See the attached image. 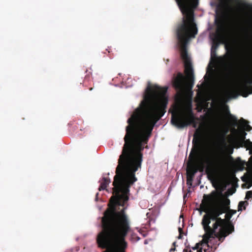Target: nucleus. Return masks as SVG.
<instances>
[{
    "label": "nucleus",
    "instance_id": "c9c22d12",
    "mask_svg": "<svg viewBox=\"0 0 252 252\" xmlns=\"http://www.w3.org/2000/svg\"><path fill=\"white\" fill-rule=\"evenodd\" d=\"M176 242H174L173 243V245L174 246V247H176Z\"/></svg>",
    "mask_w": 252,
    "mask_h": 252
},
{
    "label": "nucleus",
    "instance_id": "ddd939ff",
    "mask_svg": "<svg viewBox=\"0 0 252 252\" xmlns=\"http://www.w3.org/2000/svg\"><path fill=\"white\" fill-rule=\"evenodd\" d=\"M248 204L249 203L246 200L240 201L238 206V211H242L243 210H245Z\"/></svg>",
    "mask_w": 252,
    "mask_h": 252
},
{
    "label": "nucleus",
    "instance_id": "a19ab883",
    "mask_svg": "<svg viewBox=\"0 0 252 252\" xmlns=\"http://www.w3.org/2000/svg\"><path fill=\"white\" fill-rule=\"evenodd\" d=\"M203 187V185H201V186H200V188H201H201H202Z\"/></svg>",
    "mask_w": 252,
    "mask_h": 252
},
{
    "label": "nucleus",
    "instance_id": "f8f14e48",
    "mask_svg": "<svg viewBox=\"0 0 252 252\" xmlns=\"http://www.w3.org/2000/svg\"><path fill=\"white\" fill-rule=\"evenodd\" d=\"M231 33L234 35L237 32L236 18L235 16L231 17Z\"/></svg>",
    "mask_w": 252,
    "mask_h": 252
},
{
    "label": "nucleus",
    "instance_id": "f257e3e1",
    "mask_svg": "<svg viewBox=\"0 0 252 252\" xmlns=\"http://www.w3.org/2000/svg\"><path fill=\"white\" fill-rule=\"evenodd\" d=\"M137 181L135 175H115L112 197L116 206L123 208L119 211L114 207L109 218V228L106 232L101 231L96 238L98 246L105 249L107 252H125L127 244L125 237L130 227L125 210L128 205L129 188Z\"/></svg>",
    "mask_w": 252,
    "mask_h": 252
},
{
    "label": "nucleus",
    "instance_id": "dca6fc26",
    "mask_svg": "<svg viewBox=\"0 0 252 252\" xmlns=\"http://www.w3.org/2000/svg\"><path fill=\"white\" fill-rule=\"evenodd\" d=\"M252 198V190L247 191L246 193L245 199L248 201L250 198Z\"/></svg>",
    "mask_w": 252,
    "mask_h": 252
},
{
    "label": "nucleus",
    "instance_id": "cd10ccee",
    "mask_svg": "<svg viewBox=\"0 0 252 252\" xmlns=\"http://www.w3.org/2000/svg\"><path fill=\"white\" fill-rule=\"evenodd\" d=\"M204 252H214L213 250H211V249L210 248H208L207 249L204 250Z\"/></svg>",
    "mask_w": 252,
    "mask_h": 252
},
{
    "label": "nucleus",
    "instance_id": "9d476101",
    "mask_svg": "<svg viewBox=\"0 0 252 252\" xmlns=\"http://www.w3.org/2000/svg\"><path fill=\"white\" fill-rule=\"evenodd\" d=\"M179 75L181 77V79L176 81L174 83V87L177 90L183 89L187 85V82L185 80V76L182 73H179Z\"/></svg>",
    "mask_w": 252,
    "mask_h": 252
},
{
    "label": "nucleus",
    "instance_id": "f704fd0d",
    "mask_svg": "<svg viewBox=\"0 0 252 252\" xmlns=\"http://www.w3.org/2000/svg\"><path fill=\"white\" fill-rule=\"evenodd\" d=\"M198 4V0H197L196 3H195V7H196Z\"/></svg>",
    "mask_w": 252,
    "mask_h": 252
},
{
    "label": "nucleus",
    "instance_id": "72a5a7b5",
    "mask_svg": "<svg viewBox=\"0 0 252 252\" xmlns=\"http://www.w3.org/2000/svg\"><path fill=\"white\" fill-rule=\"evenodd\" d=\"M187 197V194H184V199L185 200V198Z\"/></svg>",
    "mask_w": 252,
    "mask_h": 252
},
{
    "label": "nucleus",
    "instance_id": "6ab92c4d",
    "mask_svg": "<svg viewBox=\"0 0 252 252\" xmlns=\"http://www.w3.org/2000/svg\"><path fill=\"white\" fill-rule=\"evenodd\" d=\"M228 112H229V114H230V115L231 116V117L232 118H233L234 119V120L236 121V122L234 124V126L236 127L237 126V122L238 121L237 118L236 116L231 114L229 111H228Z\"/></svg>",
    "mask_w": 252,
    "mask_h": 252
},
{
    "label": "nucleus",
    "instance_id": "20e7f679",
    "mask_svg": "<svg viewBox=\"0 0 252 252\" xmlns=\"http://www.w3.org/2000/svg\"><path fill=\"white\" fill-rule=\"evenodd\" d=\"M200 156L203 161L207 164H215L219 167H222L224 163L223 157L218 158L216 157L210 147L201 145L199 148Z\"/></svg>",
    "mask_w": 252,
    "mask_h": 252
},
{
    "label": "nucleus",
    "instance_id": "a878e982",
    "mask_svg": "<svg viewBox=\"0 0 252 252\" xmlns=\"http://www.w3.org/2000/svg\"><path fill=\"white\" fill-rule=\"evenodd\" d=\"M79 248L78 247H76L74 249H73V248L71 249L70 250V252H77L79 251Z\"/></svg>",
    "mask_w": 252,
    "mask_h": 252
},
{
    "label": "nucleus",
    "instance_id": "e433bc0d",
    "mask_svg": "<svg viewBox=\"0 0 252 252\" xmlns=\"http://www.w3.org/2000/svg\"><path fill=\"white\" fill-rule=\"evenodd\" d=\"M140 238L139 236H137V241L140 240Z\"/></svg>",
    "mask_w": 252,
    "mask_h": 252
},
{
    "label": "nucleus",
    "instance_id": "412c9836",
    "mask_svg": "<svg viewBox=\"0 0 252 252\" xmlns=\"http://www.w3.org/2000/svg\"><path fill=\"white\" fill-rule=\"evenodd\" d=\"M200 246L199 243H196L194 247H191V249L192 250H197L199 249Z\"/></svg>",
    "mask_w": 252,
    "mask_h": 252
},
{
    "label": "nucleus",
    "instance_id": "2f4dec72",
    "mask_svg": "<svg viewBox=\"0 0 252 252\" xmlns=\"http://www.w3.org/2000/svg\"><path fill=\"white\" fill-rule=\"evenodd\" d=\"M238 97V95H234L230 98H236Z\"/></svg>",
    "mask_w": 252,
    "mask_h": 252
},
{
    "label": "nucleus",
    "instance_id": "4468645a",
    "mask_svg": "<svg viewBox=\"0 0 252 252\" xmlns=\"http://www.w3.org/2000/svg\"><path fill=\"white\" fill-rule=\"evenodd\" d=\"M193 179H194V178H193L192 177H190V176H189V177L188 178L187 184L189 187V189H190L191 186H192ZM188 193H191V191L190 190V189H188Z\"/></svg>",
    "mask_w": 252,
    "mask_h": 252
},
{
    "label": "nucleus",
    "instance_id": "58836bf2",
    "mask_svg": "<svg viewBox=\"0 0 252 252\" xmlns=\"http://www.w3.org/2000/svg\"><path fill=\"white\" fill-rule=\"evenodd\" d=\"M241 179H242V181H244V177H242Z\"/></svg>",
    "mask_w": 252,
    "mask_h": 252
},
{
    "label": "nucleus",
    "instance_id": "4c0bfd02",
    "mask_svg": "<svg viewBox=\"0 0 252 252\" xmlns=\"http://www.w3.org/2000/svg\"><path fill=\"white\" fill-rule=\"evenodd\" d=\"M115 87H119V85L118 84H115Z\"/></svg>",
    "mask_w": 252,
    "mask_h": 252
},
{
    "label": "nucleus",
    "instance_id": "5701e85b",
    "mask_svg": "<svg viewBox=\"0 0 252 252\" xmlns=\"http://www.w3.org/2000/svg\"><path fill=\"white\" fill-rule=\"evenodd\" d=\"M198 172V170L197 169H194L193 172H192L191 174L190 175V177H192L193 178H194L195 175Z\"/></svg>",
    "mask_w": 252,
    "mask_h": 252
},
{
    "label": "nucleus",
    "instance_id": "79ce46f5",
    "mask_svg": "<svg viewBox=\"0 0 252 252\" xmlns=\"http://www.w3.org/2000/svg\"><path fill=\"white\" fill-rule=\"evenodd\" d=\"M202 214V211H200V215H201Z\"/></svg>",
    "mask_w": 252,
    "mask_h": 252
},
{
    "label": "nucleus",
    "instance_id": "9b49d317",
    "mask_svg": "<svg viewBox=\"0 0 252 252\" xmlns=\"http://www.w3.org/2000/svg\"><path fill=\"white\" fill-rule=\"evenodd\" d=\"M110 183V179L105 177H102V182L100 183L98 188L99 191L104 190L106 189L107 185Z\"/></svg>",
    "mask_w": 252,
    "mask_h": 252
},
{
    "label": "nucleus",
    "instance_id": "c03bdc74",
    "mask_svg": "<svg viewBox=\"0 0 252 252\" xmlns=\"http://www.w3.org/2000/svg\"><path fill=\"white\" fill-rule=\"evenodd\" d=\"M149 214V213H147L146 214V215H147V216H148Z\"/></svg>",
    "mask_w": 252,
    "mask_h": 252
},
{
    "label": "nucleus",
    "instance_id": "7c9ffc66",
    "mask_svg": "<svg viewBox=\"0 0 252 252\" xmlns=\"http://www.w3.org/2000/svg\"><path fill=\"white\" fill-rule=\"evenodd\" d=\"M148 240H147V239L145 240L144 241V244L145 245H147V244H148Z\"/></svg>",
    "mask_w": 252,
    "mask_h": 252
},
{
    "label": "nucleus",
    "instance_id": "b1692460",
    "mask_svg": "<svg viewBox=\"0 0 252 252\" xmlns=\"http://www.w3.org/2000/svg\"><path fill=\"white\" fill-rule=\"evenodd\" d=\"M245 128L247 131H250L252 129L251 126L249 125V124H247L245 126Z\"/></svg>",
    "mask_w": 252,
    "mask_h": 252
},
{
    "label": "nucleus",
    "instance_id": "bb28decb",
    "mask_svg": "<svg viewBox=\"0 0 252 252\" xmlns=\"http://www.w3.org/2000/svg\"><path fill=\"white\" fill-rule=\"evenodd\" d=\"M233 152H234V149L233 148H231V149L228 152V154L230 156H231V154H232L233 153ZM230 157L231 158H232V157L231 156H230Z\"/></svg>",
    "mask_w": 252,
    "mask_h": 252
},
{
    "label": "nucleus",
    "instance_id": "2eb2a0df",
    "mask_svg": "<svg viewBox=\"0 0 252 252\" xmlns=\"http://www.w3.org/2000/svg\"><path fill=\"white\" fill-rule=\"evenodd\" d=\"M200 175L196 178L197 183L196 184V186H198L201 183V178L204 174L203 170H202V169L200 170Z\"/></svg>",
    "mask_w": 252,
    "mask_h": 252
},
{
    "label": "nucleus",
    "instance_id": "a211bd4d",
    "mask_svg": "<svg viewBox=\"0 0 252 252\" xmlns=\"http://www.w3.org/2000/svg\"><path fill=\"white\" fill-rule=\"evenodd\" d=\"M247 89H249V88H247ZM250 89H251V91H250V92L249 93H247L246 92H243L242 94V95L244 97H247V96H248L249 94H252V86L250 88Z\"/></svg>",
    "mask_w": 252,
    "mask_h": 252
},
{
    "label": "nucleus",
    "instance_id": "393cba45",
    "mask_svg": "<svg viewBox=\"0 0 252 252\" xmlns=\"http://www.w3.org/2000/svg\"><path fill=\"white\" fill-rule=\"evenodd\" d=\"M249 180L251 183V186L248 188V189H250V187L252 186V173L251 174V175H250L249 177Z\"/></svg>",
    "mask_w": 252,
    "mask_h": 252
},
{
    "label": "nucleus",
    "instance_id": "49530a36",
    "mask_svg": "<svg viewBox=\"0 0 252 252\" xmlns=\"http://www.w3.org/2000/svg\"><path fill=\"white\" fill-rule=\"evenodd\" d=\"M93 90V89H92V88H91V89H90V90H91H91Z\"/></svg>",
    "mask_w": 252,
    "mask_h": 252
},
{
    "label": "nucleus",
    "instance_id": "f3484780",
    "mask_svg": "<svg viewBox=\"0 0 252 252\" xmlns=\"http://www.w3.org/2000/svg\"><path fill=\"white\" fill-rule=\"evenodd\" d=\"M206 35L205 33H202L197 38V42H202L204 40V38Z\"/></svg>",
    "mask_w": 252,
    "mask_h": 252
},
{
    "label": "nucleus",
    "instance_id": "7ed1b4c3",
    "mask_svg": "<svg viewBox=\"0 0 252 252\" xmlns=\"http://www.w3.org/2000/svg\"><path fill=\"white\" fill-rule=\"evenodd\" d=\"M224 213L223 209L220 206L211 208L204 214L201 220V224L205 231L203 238L207 240L205 246L215 252L220 244L218 242L217 230L224 222V219L220 216Z\"/></svg>",
    "mask_w": 252,
    "mask_h": 252
},
{
    "label": "nucleus",
    "instance_id": "1a4fd4ad",
    "mask_svg": "<svg viewBox=\"0 0 252 252\" xmlns=\"http://www.w3.org/2000/svg\"><path fill=\"white\" fill-rule=\"evenodd\" d=\"M209 42L211 45V57L216 58L217 57V50L220 46V43L217 42V37L215 35L210 33L209 36Z\"/></svg>",
    "mask_w": 252,
    "mask_h": 252
},
{
    "label": "nucleus",
    "instance_id": "c85d7f7f",
    "mask_svg": "<svg viewBox=\"0 0 252 252\" xmlns=\"http://www.w3.org/2000/svg\"><path fill=\"white\" fill-rule=\"evenodd\" d=\"M98 192H97L95 194V201H97L98 200Z\"/></svg>",
    "mask_w": 252,
    "mask_h": 252
},
{
    "label": "nucleus",
    "instance_id": "c756f323",
    "mask_svg": "<svg viewBox=\"0 0 252 252\" xmlns=\"http://www.w3.org/2000/svg\"><path fill=\"white\" fill-rule=\"evenodd\" d=\"M176 250V248H172L170 249L169 251L171 252L172 251H175Z\"/></svg>",
    "mask_w": 252,
    "mask_h": 252
},
{
    "label": "nucleus",
    "instance_id": "423d86ee",
    "mask_svg": "<svg viewBox=\"0 0 252 252\" xmlns=\"http://www.w3.org/2000/svg\"><path fill=\"white\" fill-rule=\"evenodd\" d=\"M226 53L222 56L219 57L221 60L223 65L227 67L230 68L233 66L236 61V57L232 52H229L227 46H225Z\"/></svg>",
    "mask_w": 252,
    "mask_h": 252
},
{
    "label": "nucleus",
    "instance_id": "0eeeda50",
    "mask_svg": "<svg viewBox=\"0 0 252 252\" xmlns=\"http://www.w3.org/2000/svg\"><path fill=\"white\" fill-rule=\"evenodd\" d=\"M221 225L218 228L219 232H217L218 237H217L218 240L220 241V243L222 242L228 235L234 231V226L233 225L229 226L226 228L222 227Z\"/></svg>",
    "mask_w": 252,
    "mask_h": 252
},
{
    "label": "nucleus",
    "instance_id": "37998d69",
    "mask_svg": "<svg viewBox=\"0 0 252 252\" xmlns=\"http://www.w3.org/2000/svg\"><path fill=\"white\" fill-rule=\"evenodd\" d=\"M171 189V188L170 187H169V188H168V191H169V189Z\"/></svg>",
    "mask_w": 252,
    "mask_h": 252
},
{
    "label": "nucleus",
    "instance_id": "473e14b6",
    "mask_svg": "<svg viewBox=\"0 0 252 252\" xmlns=\"http://www.w3.org/2000/svg\"><path fill=\"white\" fill-rule=\"evenodd\" d=\"M168 100V97H167V96H166V101H167V102H166V104L165 105V107H166V105H167V104Z\"/></svg>",
    "mask_w": 252,
    "mask_h": 252
},
{
    "label": "nucleus",
    "instance_id": "aec40b11",
    "mask_svg": "<svg viewBox=\"0 0 252 252\" xmlns=\"http://www.w3.org/2000/svg\"><path fill=\"white\" fill-rule=\"evenodd\" d=\"M178 230H179V236H178V238L179 239H182V238H183V235H182V233H181V232H182V228H181V227H179L178 228Z\"/></svg>",
    "mask_w": 252,
    "mask_h": 252
},
{
    "label": "nucleus",
    "instance_id": "f03ea898",
    "mask_svg": "<svg viewBox=\"0 0 252 252\" xmlns=\"http://www.w3.org/2000/svg\"><path fill=\"white\" fill-rule=\"evenodd\" d=\"M198 33L196 24L193 21L192 24L187 25L184 17L182 22L178 24L175 31L177 42L175 45L180 52V58L183 63L186 72L192 76V82L190 89L192 90L194 83V71L191 61V58L188 53L187 46L190 40L195 37Z\"/></svg>",
    "mask_w": 252,
    "mask_h": 252
},
{
    "label": "nucleus",
    "instance_id": "39448f33",
    "mask_svg": "<svg viewBox=\"0 0 252 252\" xmlns=\"http://www.w3.org/2000/svg\"><path fill=\"white\" fill-rule=\"evenodd\" d=\"M170 122L178 129H183L191 125L190 122H188L187 115L185 113L179 114L175 118L172 117Z\"/></svg>",
    "mask_w": 252,
    "mask_h": 252
},
{
    "label": "nucleus",
    "instance_id": "4be33fe9",
    "mask_svg": "<svg viewBox=\"0 0 252 252\" xmlns=\"http://www.w3.org/2000/svg\"><path fill=\"white\" fill-rule=\"evenodd\" d=\"M210 4L211 6H217V8H216V13L217 12V10H218V5L215 2H213V1H211L210 3Z\"/></svg>",
    "mask_w": 252,
    "mask_h": 252
},
{
    "label": "nucleus",
    "instance_id": "6e6552de",
    "mask_svg": "<svg viewBox=\"0 0 252 252\" xmlns=\"http://www.w3.org/2000/svg\"><path fill=\"white\" fill-rule=\"evenodd\" d=\"M247 133L242 131L241 133V139L239 142L240 147L246 148L247 150L249 151V154L252 155V142L250 139L246 138Z\"/></svg>",
    "mask_w": 252,
    "mask_h": 252
},
{
    "label": "nucleus",
    "instance_id": "a18cd8bd",
    "mask_svg": "<svg viewBox=\"0 0 252 252\" xmlns=\"http://www.w3.org/2000/svg\"><path fill=\"white\" fill-rule=\"evenodd\" d=\"M119 75H121V73H119Z\"/></svg>",
    "mask_w": 252,
    "mask_h": 252
},
{
    "label": "nucleus",
    "instance_id": "ea45409f",
    "mask_svg": "<svg viewBox=\"0 0 252 252\" xmlns=\"http://www.w3.org/2000/svg\"><path fill=\"white\" fill-rule=\"evenodd\" d=\"M211 27H209V28H208V30H211Z\"/></svg>",
    "mask_w": 252,
    "mask_h": 252
}]
</instances>
